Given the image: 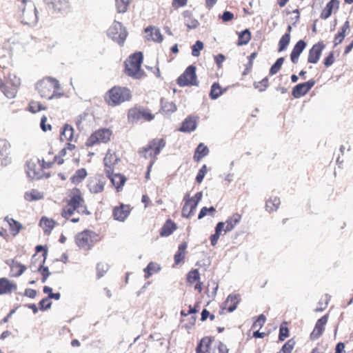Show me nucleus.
Instances as JSON below:
<instances>
[{
    "instance_id": "f257e3e1",
    "label": "nucleus",
    "mask_w": 353,
    "mask_h": 353,
    "mask_svg": "<svg viewBox=\"0 0 353 353\" xmlns=\"http://www.w3.org/2000/svg\"><path fill=\"white\" fill-rule=\"evenodd\" d=\"M81 215H90V212L88 209L83 193L80 189L74 188L72 189L65 200V205L61 210V216L65 219H70L72 223H78L79 218H71L74 212Z\"/></svg>"
},
{
    "instance_id": "f03ea898",
    "label": "nucleus",
    "mask_w": 353,
    "mask_h": 353,
    "mask_svg": "<svg viewBox=\"0 0 353 353\" xmlns=\"http://www.w3.org/2000/svg\"><path fill=\"white\" fill-rule=\"evenodd\" d=\"M35 90L41 98L50 100L63 95L59 81L54 78L46 77L35 84Z\"/></svg>"
},
{
    "instance_id": "7ed1b4c3",
    "label": "nucleus",
    "mask_w": 353,
    "mask_h": 353,
    "mask_svg": "<svg viewBox=\"0 0 353 353\" xmlns=\"http://www.w3.org/2000/svg\"><path fill=\"white\" fill-rule=\"evenodd\" d=\"M132 99L131 90L125 86L114 85L108 90L104 95V101L110 107H117L129 102Z\"/></svg>"
},
{
    "instance_id": "20e7f679",
    "label": "nucleus",
    "mask_w": 353,
    "mask_h": 353,
    "mask_svg": "<svg viewBox=\"0 0 353 353\" xmlns=\"http://www.w3.org/2000/svg\"><path fill=\"white\" fill-rule=\"evenodd\" d=\"M52 152L40 160L39 159H31L26 163V172L29 178L32 179H39L43 175V170L50 168L55 161L52 158Z\"/></svg>"
},
{
    "instance_id": "39448f33",
    "label": "nucleus",
    "mask_w": 353,
    "mask_h": 353,
    "mask_svg": "<svg viewBox=\"0 0 353 353\" xmlns=\"http://www.w3.org/2000/svg\"><path fill=\"white\" fill-rule=\"evenodd\" d=\"M166 141L164 138H154L149 141L148 143L139 150L140 157L151 159L148 165V172L151 170L153 164L157 159V156L165 147Z\"/></svg>"
},
{
    "instance_id": "423d86ee",
    "label": "nucleus",
    "mask_w": 353,
    "mask_h": 353,
    "mask_svg": "<svg viewBox=\"0 0 353 353\" xmlns=\"http://www.w3.org/2000/svg\"><path fill=\"white\" fill-rule=\"evenodd\" d=\"M143 56L142 52H137L128 57L124 62V73L135 79H140L145 75L141 68Z\"/></svg>"
},
{
    "instance_id": "0eeeda50",
    "label": "nucleus",
    "mask_w": 353,
    "mask_h": 353,
    "mask_svg": "<svg viewBox=\"0 0 353 353\" xmlns=\"http://www.w3.org/2000/svg\"><path fill=\"white\" fill-rule=\"evenodd\" d=\"M241 218V214L234 213L229 216L225 222H219L215 227V233L210 236L211 245L215 246L222 232L227 233L232 231L240 223Z\"/></svg>"
},
{
    "instance_id": "6e6552de",
    "label": "nucleus",
    "mask_w": 353,
    "mask_h": 353,
    "mask_svg": "<svg viewBox=\"0 0 353 353\" xmlns=\"http://www.w3.org/2000/svg\"><path fill=\"white\" fill-rule=\"evenodd\" d=\"M101 240L99 235L94 231L85 230L75 236V243L80 250L89 251Z\"/></svg>"
},
{
    "instance_id": "1a4fd4ad",
    "label": "nucleus",
    "mask_w": 353,
    "mask_h": 353,
    "mask_svg": "<svg viewBox=\"0 0 353 353\" xmlns=\"http://www.w3.org/2000/svg\"><path fill=\"white\" fill-rule=\"evenodd\" d=\"M20 85V78L14 74L9 73L5 77L4 81H2L0 90L8 99H14L17 94Z\"/></svg>"
},
{
    "instance_id": "9d476101",
    "label": "nucleus",
    "mask_w": 353,
    "mask_h": 353,
    "mask_svg": "<svg viewBox=\"0 0 353 353\" xmlns=\"http://www.w3.org/2000/svg\"><path fill=\"white\" fill-rule=\"evenodd\" d=\"M112 131L110 128H101L94 131L86 139L85 145L92 148L97 145L105 144L110 141Z\"/></svg>"
},
{
    "instance_id": "9b49d317",
    "label": "nucleus",
    "mask_w": 353,
    "mask_h": 353,
    "mask_svg": "<svg viewBox=\"0 0 353 353\" xmlns=\"http://www.w3.org/2000/svg\"><path fill=\"white\" fill-rule=\"evenodd\" d=\"M155 117L151 110L141 106L135 105L128 111L127 119L129 123H137L141 120L151 121Z\"/></svg>"
},
{
    "instance_id": "f8f14e48",
    "label": "nucleus",
    "mask_w": 353,
    "mask_h": 353,
    "mask_svg": "<svg viewBox=\"0 0 353 353\" xmlns=\"http://www.w3.org/2000/svg\"><path fill=\"white\" fill-rule=\"evenodd\" d=\"M176 83L180 87L199 85L196 67L193 65H189L178 77Z\"/></svg>"
},
{
    "instance_id": "ddd939ff",
    "label": "nucleus",
    "mask_w": 353,
    "mask_h": 353,
    "mask_svg": "<svg viewBox=\"0 0 353 353\" xmlns=\"http://www.w3.org/2000/svg\"><path fill=\"white\" fill-rule=\"evenodd\" d=\"M120 161V158L115 152L108 150L103 159L104 172L106 176H110L116 169V165Z\"/></svg>"
},
{
    "instance_id": "4468645a",
    "label": "nucleus",
    "mask_w": 353,
    "mask_h": 353,
    "mask_svg": "<svg viewBox=\"0 0 353 353\" xmlns=\"http://www.w3.org/2000/svg\"><path fill=\"white\" fill-rule=\"evenodd\" d=\"M109 36L120 46L123 45L127 32L120 23L114 24L108 30Z\"/></svg>"
},
{
    "instance_id": "2eb2a0df",
    "label": "nucleus",
    "mask_w": 353,
    "mask_h": 353,
    "mask_svg": "<svg viewBox=\"0 0 353 353\" xmlns=\"http://www.w3.org/2000/svg\"><path fill=\"white\" fill-rule=\"evenodd\" d=\"M132 210L130 205L121 203L112 208V215L114 220L124 222L130 214Z\"/></svg>"
},
{
    "instance_id": "dca6fc26",
    "label": "nucleus",
    "mask_w": 353,
    "mask_h": 353,
    "mask_svg": "<svg viewBox=\"0 0 353 353\" xmlns=\"http://www.w3.org/2000/svg\"><path fill=\"white\" fill-rule=\"evenodd\" d=\"M186 283L189 286L194 285V290L199 294L203 291V283L201 281L200 273L197 269H194L188 272Z\"/></svg>"
},
{
    "instance_id": "f3484780",
    "label": "nucleus",
    "mask_w": 353,
    "mask_h": 353,
    "mask_svg": "<svg viewBox=\"0 0 353 353\" xmlns=\"http://www.w3.org/2000/svg\"><path fill=\"white\" fill-rule=\"evenodd\" d=\"M325 48V45L322 41L314 44L312 47L309 50L307 55V63L312 64L317 63Z\"/></svg>"
},
{
    "instance_id": "a211bd4d",
    "label": "nucleus",
    "mask_w": 353,
    "mask_h": 353,
    "mask_svg": "<svg viewBox=\"0 0 353 353\" xmlns=\"http://www.w3.org/2000/svg\"><path fill=\"white\" fill-rule=\"evenodd\" d=\"M315 81L310 79L305 83H299L294 87L292 94L294 98H300L306 94L314 85Z\"/></svg>"
},
{
    "instance_id": "6ab92c4d",
    "label": "nucleus",
    "mask_w": 353,
    "mask_h": 353,
    "mask_svg": "<svg viewBox=\"0 0 353 353\" xmlns=\"http://www.w3.org/2000/svg\"><path fill=\"white\" fill-rule=\"evenodd\" d=\"M240 301L241 296L239 294H230L224 303V307L222 308L221 314H223L225 312L234 311Z\"/></svg>"
},
{
    "instance_id": "aec40b11",
    "label": "nucleus",
    "mask_w": 353,
    "mask_h": 353,
    "mask_svg": "<svg viewBox=\"0 0 353 353\" xmlns=\"http://www.w3.org/2000/svg\"><path fill=\"white\" fill-rule=\"evenodd\" d=\"M17 290V285L14 281L6 277L0 278V296L11 294Z\"/></svg>"
},
{
    "instance_id": "412c9836",
    "label": "nucleus",
    "mask_w": 353,
    "mask_h": 353,
    "mask_svg": "<svg viewBox=\"0 0 353 353\" xmlns=\"http://www.w3.org/2000/svg\"><path fill=\"white\" fill-rule=\"evenodd\" d=\"M327 321L328 314H327L316 321L314 328L310 334L311 340H316L323 334Z\"/></svg>"
},
{
    "instance_id": "4be33fe9",
    "label": "nucleus",
    "mask_w": 353,
    "mask_h": 353,
    "mask_svg": "<svg viewBox=\"0 0 353 353\" xmlns=\"http://www.w3.org/2000/svg\"><path fill=\"white\" fill-rule=\"evenodd\" d=\"M184 205L182 208L181 214L183 217L190 218L194 214L196 208V203L190 200V195L186 194L183 198Z\"/></svg>"
},
{
    "instance_id": "5701e85b",
    "label": "nucleus",
    "mask_w": 353,
    "mask_h": 353,
    "mask_svg": "<svg viewBox=\"0 0 353 353\" xmlns=\"http://www.w3.org/2000/svg\"><path fill=\"white\" fill-rule=\"evenodd\" d=\"M87 185L91 192L97 194L103 190L105 181L101 176H94L89 179Z\"/></svg>"
},
{
    "instance_id": "b1692460",
    "label": "nucleus",
    "mask_w": 353,
    "mask_h": 353,
    "mask_svg": "<svg viewBox=\"0 0 353 353\" xmlns=\"http://www.w3.org/2000/svg\"><path fill=\"white\" fill-rule=\"evenodd\" d=\"M59 138L62 142L77 141V138L74 137V130L72 126L65 123L60 130Z\"/></svg>"
},
{
    "instance_id": "393cba45",
    "label": "nucleus",
    "mask_w": 353,
    "mask_h": 353,
    "mask_svg": "<svg viewBox=\"0 0 353 353\" xmlns=\"http://www.w3.org/2000/svg\"><path fill=\"white\" fill-rule=\"evenodd\" d=\"M307 46V43L304 40L298 41L294 46L292 50L290 53V59L294 64L299 62L300 55L303 52Z\"/></svg>"
},
{
    "instance_id": "a878e982",
    "label": "nucleus",
    "mask_w": 353,
    "mask_h": 353,
    "mask_svg": "<svg viewBox=\"0 0 353 353\" xmlns=\"http://www.w3.org/2000/svg\"><path fill=\"white\" fill-rule=\"evenodd\" d=\"M350 32V24L349 21H346L342 26L339 28L337 33L334 35V40H333V44L334 47L337 46L338 45L341 44L345 36L349 34Z\"/></svg>"
},
{
    "instance_id": "bb28decb",
    "label": "nucleus",
    "mask_w": 353,
    "mask_h": 353,
    "mask_svg": "<svg viewBox=\"0 0 353 353\" xmlns=\"http://www.w3.org/2000/svg\"><path fill=\"white\" fill-rule=\"evenodd\" d=\"M10 148L9 142L5 139L0 138V163L1 165H6L9 162Z\"/></svg>"
},
{
    "instance_id": "cd10ccee",
    "label": "nucleus",
    "mask_w": 353,
    "mask_h": 353,
    "mask_svg": "<svg viewBox=\"0 0 353 353\" xmlns=\"http://www.w3.org/2000/svg\"><path fill=\"white\" fill-rule=\"evenodd\" d=\"M214 341L212 336L203 337L196 347V353H211L212 348L211 347Z\"/></svg>"
},
{
    "instance_id": "c85d7f7f",
    "label": "nucleus",
    "mask_w": 353,
    "mask_h": 353,
    "mask_svg": "<svg viewBox=\"0 0 353 353\" xmlns=\"http://www.w3.org/2000/svg\"><path fill=\"white\" fill-rule=\"evenodd\" d=\"M339 8V0H330L323 9L320 17L322 19H327L329 18L332 13L336 12Z\"/></svg>"
},
{
    "instance_id": "c756f323",
    "label": "nucleus",
    "mask_w": 353,
    "mask_h": 353,
    "mask_svg": "<svg viewBox=\"0 0 353 353\" xmlns=\"http://www.w3.org/2000/svg\"><path fill=\"white\" fill-rule=\"evenodd\" d=\"M197 126V117L188 116L182 122L179 131L183 132H191L196 130Z\"/></svg>"
},
{
    "instance_id": "7c9ffc66",
    "label": "nucleus",
    "mask_w": 353,
    "mask_h": 353,
    "mask_svg": "<svg viewBox=\"0 0 353 353\" xmlns=\"http://www.w3.org/2000/svg\"><path fill=\"white\" fill-rule=\"evenodd\" d=\"M46 2L48 8L54 12L65 11L69 7L67 0H46Z\"/></svg>"
},
{
    "instance_id": "2f4dec72",
    "label": "nucleus",
    "mask_w": 353,
    "mask_h": 353,
    "mask_svg": "<svg viewBox=\"0 0 353 353\" xmlns=\"http://www.w3.org/2000/svg\"><path fill=\"white\" fill-rule=\"evenodd\" d=\"M187 247L188 243L185 241L183 242L179 245L178 250L174 256V266L179 265V264L184 262L186 256Z\"/></svg>"
},
{
    "instance_id": "473e14b6",
    "label": "nucleus",
    "mask_w": 353,
    "mask_h": 353,
    "mask_svg": "<svg viewBox=\"0 0 353 353\" xmlns=\"http://www.w3.org/2000/svg\"><path fill=\"white\" fill-rule=\"evenodd\" d=\"M182 15L183 17L184 23L188 29H195L199 26V21L194 18L191 11L185 10L183 11Z\"/></svg>"
},
{
    "instance_id": "72a5a7b5",
    "label": "nucleus",
    "mask_w": 353,
    "mask_h": 353,
    "mask_svg": "<svg viewBox=\"0 0 353 353\" xmlns=\"http://www.w3.org/2000/svg\"><path fill=\"white\" fill-rule=\"evenodd\" d=\"M75 125L79 131L85 130L90 125V116L88 113L83 112L75 119Z\"/></svg>"
},
{
    "instance_id": "f704fd0d",
    "label": "nucleus",
    "mask_w": 353,
    "mask_h": 353,
    "mask_svg": "<svg viewBox=\"0 0 353 353\" xmlns=\"http://www.w3.org/2000/svg\"><path fill=\"white\" fill-rule=\"evenodd\" d=\"M177 229V225L170 219H168L160 230L161 236H168Z\"/></svg>"
},
{
    "instance_id": "c9c22d12",
    "label": "nucleus",
    "mask_w": 353,
    "mask_h": 353,
    "mask_svg": "<svg viewBox=\"0 0 353 353\" xmlns=\"http://www.w3.org/2000/svg\"><path fill=\"white\" fill-rule=\"evenodd\" d=\"M57 223L53 219L42 216L39 221V226L46 234H50L55 227Z\"/></svg>"
},
{
    "instance_id": "e433bc0d",
    "label": "nucleus",
    "mask_w": 353,
    "mask_h": 353,
    "mask_svg": "<svg viewBox=\"0 0 353 353\" xmlns=\"http://www.w3.org/2000/svg\"><path fill=\"white\" fill-rule=\"evenodd\" d=\"M145 32L146 33H149L147 36L148 40H152L153 41L161 43L163 39V35L161 34L159 29L155 27L149 26L145 29Z\"/></svg>"
},
{
    "instance_id": "4c0bfd02",
    "label": "nucleus",
    "mask_w": 353,
    "mask_h": 353,
    "mask_svg": "<svg viewBox=\"0 0 353 353\" xmlns=\"http://www.w3.org/2000/svg\"><path fill=\"white\" fill-rule=\"evenodd\" d=\"M43 192L37 189H32L30 191L26 192L24 194V199L28 202L41 200L43 199Z\"/></svg>"
},
{
    "instance_id": "58836bf2",
    "label": "nucleus",
    "mask_w": 353,
    "mask_h": 353,
    "mask_svg": "<svg viewBox=\"0 0 353 353\" xmlns=\"http://www.w3.org/2000/svg\"><path fill=\"white\" fill-rule=\"evenodd\" d=\"M76 148V146L74 144L71 143L70 142H67L65 148H63L59 153L58 156L54 155L52 153V158L53 160L57 162V164L61 165L63 163V157H64L66 154L67 150L72 151Z\"/></svg>"
},
{
    "instance_id": "ea45409f",
    "label": "nucleus",
    "mask_w": 353,
    "mask_h": 353,
    "mask_svg": "<svg viewBox=\"0 0 353 353\" xmlns=\"http://www.w3.org/2000/svg\"><path fill=\"white\" fill-rule=\"evenodd\" d=\"M88 176V172L85 168H80L75 171L74 174L70 177V180L72 183L79 185Z\"/></svg>"
},
{
    "instance_id": "a19ab883",
    "label": "nucleus",
    "mask_w": 353,
    "mask_h": 353,
    "mask_svg": "<svg viewBox=\"0 0 353 353\" xmlns=\"http://www.w3.org/2000/svg\"><path fill=\"white\" fill-rule=\"evenodd\" d=\"M112 182V183L116 187L117 190L122 188L126 181V178L118 173L111 174L110 176H106Z\"/></svg>"
},
{
    "instance_id": "79ce46f5",
    "label": "nucleus",
    "mask_w": 353,
    "mask_h": 353,
    "mask_svg": "<svg viewBox=\"0 0 353 353\" xmlns=\"http://www.w3.org/2000/svg\"><path fill=\"white\" fill-rule=\"evenodd\" d=\"M5 220L8 222L10 233L14 236L17 235L23 228L22 224L12 218L6 217Z\"/></svg>"
},
{
    "instance_id": "37998d69",
    "label": "nucleus",
    "mask_w": 353,
    "mask_h": 353,
    "mask_svg": "<svg viewBox=\"0 0 353 353\" xmlns=\"http://www.w3.org/2000/svg\"><path fill=\"white\" fill-rule=\"evenodd\" d=\"M280 199L278 196H271L265 202V209L269 212H272L279 208Z\"/></svg>"
},
{
    "instance_id": "c03bdc74",
    "label": "nucleus",
    "mask_w": 353,
    "mask_h": 353,
    "mask_svg": "<svg viewBox=\"0 0 353 353\" xmlns=\"http://www.w3.org/2000/svg\"><path fill=\"white\" fill-rule=\"evenodd\" d=\"M209 153L208 148L203 143H201L199 144L195 150L194 154V159L195 161L199 162L204 157L207 156Z\"/></svg>"
},
{
    "instance_id": "a18cd8bd",
    "label": "nucleus",
    "mask_w": 353,
    "mask_h": 353,
    "mask_svg": "<svg viewBox=\"0 0 353 353\" xmlns=\"http://www.w3.org/2000/svg\"><path fill=\"white\" fill-rule=\"evenodd\" d=\"M161 270L159 264L155 262H150L147 267L143 270L145 273L144 277L145 279H149L152 274L157 273Z\"/></svg>"
},
{
    "instance_id": "49530a36",
    "label": "nucleus",
    "mask_w": 353,
    "mask_h": 353,
    "mask_svg": "<svg viewBox=\"0 0 353 353\" xmlns=\"http://www.w3.org/2000/svg\"><path fill=\"white\" fill-rule=\"evenodd\" d=\"M252 34L248 29H245L238 33L237 46H241L246 45L251 40Z\"/></svg>"
},
{
    "instance_id": "de8ad7c7",
    "label": "nucleus",
    "mask_w": 353,
    "mask_h": 353,
    "mask_svg": "<svg viewBox=\"0 0 353 353\" xmlns=\"http://www.w3.org/2000/svg\"><path fill=\"white\" fill-rule=\"evenodd\" d=\"M11 272L13 273L14 277H19L21 276L26 270V266L17 262L12 261L10 265Z\"/></svg>"
},
{
    "instance_id": "09e8293b",
    "label": "nucleus",
    "mask_w": 353,
    "mask_h": 353,
    "mask_svg": "<svg viewBox=\"0 0 353 353\" xmlns=\"http://www.w3.org/2000/svg\"><path fill=\"white\" fill-rule=\"evenodd\" d=\"M226 89H223L219 83H214L210 89V97L211 99H216L219 98Z\"/></svg>"
},
{
    "instance_id": "8fccbe9b",
    "label": "nucleus",
    "mask_w": 353,
    "mask_h": 353,
    "mask_svg": "<svg viewBox=\"0 0 353 353\" xmlns=\"http://www.w3.org/2000/svg\"><path fill=\"white\" fill-rule=\"evenodd\" d=\"M176 110V105L172 101H161V108L160 111L163 114H170Z\"/></svg>"
},
{
    "instance_id": "3c124183",
    "label": "nucleus",
    "mask_w": 353,
    "mask_h": 353,
    "mask_svg": "<svg viewBox=\"0 0 353 353\" xmlns=\"http://www.w3.org/2000/svg\"><path fill=\"white\" fill-rule=\"evenodd\" d=\"M28 109L32 113H37L41 110H46V107L43 105L41 102L32 100L30 101Z\"/></svg>"
},
{
    "instance_id": "603ef678",
    "label": "nucleus",
    "mask_w": 353,
    "mask_h": 353,
    "mask_svg": "<svg viewBox=\"0 0 353 353\" xmlns=\"http://www.w3.org/2000/svg\"><path fill=\"white\" fill-rule=\"evenodd\" d=\"M290 34L289 33L284 34L279 41V52L285 50L290 42Z\"/></svg>"
},
{
    "instance_id": "864d4df0",
    "label": "nucleus",
    "mask_w": 353,
    "mask_h": 353,
    "mask_svg": "<svg viewBox=\"0 0 353 353\" xmlns=\"http://www.w3.org/2000/svg\"><path fill=\"white\" fill-rule=\"evenodd\" d=\"M117 10L120 13H124L128 10L129 5L131 3L132 0H115Z\"/></svg>"
},
{
    "instance_id": "5fc2aeb1",
    "label": "nucleus",
    "mask_w": 353,
    "mask_h": 353,
    "mask_svg": "<svg viewBox=\"0 0 353 353\" xmlns=\"http://www.w3.org/2000/svg\"><path fill=\"white\" fill-rule=\"evenodd\" d=\"M289 336V329L288 327V323L283 322L279 328V341H284L286 338Z\"/></svg>"
},
{
    "instance_id": "6e6d98bb",
    "label": "nucleus",
    "mask_w": 353,
    "mask_h": 353,
    "mask_svg": "<svg viewBox=\"0 0 353 353\" xmlns=\"http://www.w3.org/2000/svg\"><path fill=\"white\" fill-rule=\"evenodd\" d=\"M46 258L44 257L42 261H41L39 264V267L38 268V272L41 274L42 276V282L45 283L50 275L49 270L47 267L43 266V263H45Z\"/></svg>"
},
{
    "instance_id": "4d7b16f0",
    "label": "nucleus",
    "mask_w": 353,
    "mask_h": 353,
    "mask_svg": "<svg viewBox=\"0 0 353 353\" xmlns=\"http://www.w3.org/2000/svg\"><path fill=\"white\" fill-rule=\"evenodd\" d=\"M109 265L107 263L105 262H99L97 264V276L101 278L104 276V274L108 271Z\"/></svg>"
},
{
    "instance_id": "13d9d810",
    "label": "nucleus",
    "mask_w": 353,
    "mask_h": 353,
    "mask_svg": "<svg viewBox=\"0 0 353 353\" xmlns=\"http://www.w3.org/2000/svg\"><path fill=\"white\" fill-rule=\"evenodd\" d=\"M284 58L280 57L279 58L276 62L272 65L270 70V74L274 75L279 72L281 68V66L284 62Z\"/></svg>"
},
{
    "instance_id": "bf43d9fd",
    "label": "nucleus",
    "mask_w": 353,
    "mask_h": 353,
    "mask_svg": "<svg viewBox=\"0 0 353 353\" xmlns=\"http://www.w3.org/2000/svg\"><path fill=\"white\" fill-rule=\"evenodd\" d=\"M215 212H216V209L214 207H210V208L203 207L201 208V210L199 214L198 219H201L208 214H210L213 216L214 213Z\"/></svg>"
},
{
    "instance_id": "052dcab7",
    "label": "nucleus",
    "mask_w": 353,
    "mask_h": 353,
    "mask_svg": "<svg viewBox=\"0 0 353 353\" xmlns=\"http://www.w3.org/2000/svg\"><path fill=\"white\" fill-rule=\"evenodd\" d=\"M254 85V88L259 90L260 92L265 91L269 85L268 79L267 77H265L261 81L259 82H255Z\"/></svg>"
},
{
    "instance_id": "680f3d73",
    "label": "nucleus",
    "mask_w": 353,
    "mask_h": 353,
    "mask_svg": "<svg viewBox=\"0 0 353 353\" xmlns=\"http://www.w3.org/2000/svg\"><path fill=\"white\" fill-rule=\"evenodd\" d=\"M295 342L293 339L288 340L282 347L281 353H291L294 349Z\"/></svg>"
},
{
    "instance_id": "e2e57ef3",
    "label": "nucleus",
    "mask_w": 353,
    "mask_h": 353,
    "mask_svg": "<svg viewBox=\"0 0 353 353\" xmlns=\"http://www.w3.org/2000/svg\"><path fill=\"white\" fill-rule=\"evenodd\" d=\"M228 349L227 346L222 342L219 341L218 344L212 348L211 353H228Z\"/></svg>"
},
{
    "instance_id": "0e129e2a",
    "label": "nucleus",
    "mask_w": 353,
    "mask_h": 353,
    "mask_svg": "<svg viewBox=\"0 0 353 353\" xmlns=\"http://www.w3.org/2000/svg\"><path fill=\"white\" fill-rule=\"evenodd\" d=\"M266 318L265 315L261 314L258 316L257 319L254 322L252 325L253 329H261L265 324Z\"/></svg>"
},
{
    "instance_id": "69168bd1",
    "label": "nucleus",
    "mask_w": 353,
    "mask_h": 353,
    "mask_svg": "<svg viewBox=\"0 0 353 353\" xmlns=\"http://www.w3.org/2000/svg\"><path fill=\"white\" fill-rule=\"evenodd\" d=\"M203 48V43L201 41H196L195 44L192 47V54L194 57H198L200 51Z\"/></svg>"
},
{
    "instance_id": "338daca9",
    "label": "nucleus",
    "mask_w": 353,
    "mask_h": 353,
    "mask_svg": "<svg viewBox=\"0 0 353 353\" xmlns=\"http://www.w3.org/2000/svg\"><path fill=\"white\" fill-rule=\"evenodd\" d=\"M40 127L41 128V130L43 131V132H47V131H51L52 130V125L50 123H48V119H47V117L43 115L42 117H41V123H40Z\"/></svg>"
},
{
    "instance_id": "774afa93",
    "label": "nucleus",
    "mask_w": 353,
    "mask_h": 353,
    "mask_svg": "<svg viewBox=\"0 0 353 353\" xmlns=\"http://www.w3.org/2000/svg\"><path fill=\"white\" fill-rule=\"evenodd\" d=\"M39 309L42 311L46 310L50 308L52 302L48 297L44 298L39 303Z\"/></svg>"
}]
</instances>
